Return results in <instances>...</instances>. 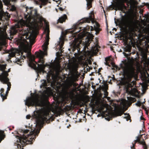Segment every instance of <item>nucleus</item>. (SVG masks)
I'll use <instances>...</instances> for the list:
<instances>
[{
    "mask_svg": "<svg viewBox=\"0 0 149 149\" xmlns=\"http://www.w3.org/2000/svg\"><path fill=\"white\" fill-rule=\"evenodd\" d=\"M26 13L24 14V20L21 19L14 26L12 27L10 31V35H13L19 33L18 42L19 43V50L13 49L9 55L13 57L16 54L19 55L26 53V57L29 59V66L37 70H44L47 65L45 63L44 58V55H47L46 51L49 44V31L48 24L45 21V28L44 33H46L45 41L42 45L44 52L40 50L36 52L35 55L38 58L37 62L35 61V57L29 52L31 46L35 42V39L38 33V30L42 25L43 19L37 14L36 9L32 10L31 8L26 7L25 8Z\"/></svg>",
    "mask_w": 149,
    "mask_h": 149,
    "instance_id": "nucleus-1",
    "label": "nucleus"
},
{
    "mask_svg": "<svg viewBox=\"0 0 149 149\" xmlns=\"http://www.w3.org/2000/svg\"><path fill=\"white\" fill-rule=\"evenodd\" d=\"M99 27V25L98 23L96 22L95 23V24L94 25V27L96 31H100Z\"/></svg>",
    "mask_w": 149,
    "mask_h": 149,
    "instance_id": "nucleus-16",
    "label": "nucleus"
},
{
    "mask_svg": "<svg viewBox=\"0 0 149 149\" xmlns=\"http://www.w3.org/2000/svg\"><path fill=\"white\" fill-rule=\"evenodd\" d=\"M36 126L37 127L31 132H30L29 134H26L27 133L29 132V130H25L24 131L22 134L17 136V142H19L17 144L18 148L19 146L20 148H21L20 144H21L23 146V145L25 144L31 143V141L35 139V136L39 132L40 130V126L38 125L37 122L36 124Z\"/></svg>",
    "mask_w": 149,
    "mask_h": 149,
    "instance_id": "nucleus-5",
    "label": "nucleus"
},
{
    "mask_svg": "<svg viewBox=\"0 0 149 149\" xmlns=\"http://www.w3.org/2000/svg\"><path fill=\"white\" fill-rule=\"evenodd\" d=\"M42 84L40 86L41 88H42V87H45L47 86V83L46 80H43L42 81Z\"/></svg>",
    "mask_w": 149,
    "mask_h": 149,
    "instance_id": "nucleus-20",
    "label": "nucleus"
},
{
    "mask_svg": "<svg viewBox=\"0 0 149 149\" xmlns=\"http://www.w3.org/2000/svg\"><path fill=\"white\" fill-rule=\"evenodd\" d=\"M111 65L113 67V68H116V65L113 62H111Z\"/></svg>",
    "mask_w": 149,
    "mask_h": 149,
    "instance_id": "nucleus-28",
    "label": "nucleus"
},
{
    "mask_svg": "<svg viewBox=\"0 0 149 149\" xmlns=\"http://www.w3.org/2000/svg\"><path fill=\"white\" fill-rule=\"evenodd\" d=\"M24 101L25 105L28 106H35L41 108L38 110L35 111L33 115V117L37 119V122L39 120L42 122L47 119L49 112L44 109L45 104L43 102L39 100L37 97L33 96L28 97Z\"/></svg>",
    "mask_w": 149,
    "mask_h": 149,
    "instance_id": "nucleus-4",
    "label": "nucleus"
},
{
    "mask_svg": "<svg viewBox=\"0 0 149 149\" xmlns=\"http://www.w3.org/2000/svg\"><path fill=\"white\" fill-rule=\"evenodd\" d=\"M94 14L92 12H91L89 14V17L84 18L79 21L77 23L73 25V28L71 29H69L68 30H66L63 32H62L61 36L59 38L60 42L59 44H61V47H62L63 44V42L65 39V36L68 32L71 33H76L79 32L81 29L78 26L79 24L84 23H89L91 21L92 23L93 22Z\"/></svg>",
    "mask_w": 149,
    "mask_h": 149,
    "instance_id": "nucleus-6",
    "label": "nucleus"
},
{
    "mask_svg": "<svg viewBox=\"0 0 149 149\" xmlns=\"http://www.w3.org/2000/svg\"><path fill=\"white\" fill-rule=\"evenodd\" d=\"M125 116L124 118L126 119L127 121L128 120L130 119L129 115L128 114L124 113Z\"/></svg>",
    "mask_w": 149,
    "mask_h": 149,
    "instance_id": "nucleus-24",
    "label": "nucleus"
},
{
    "mask_svg": "<svg viewBox=\"0 0 149 149\" xmlns=\"http://www.w3.org/2000/svg\"><path fill=\"white\" fill-rule=\"evenodd\" d=\"M58 4H59L60 3L61 1L60 0H59L58 1Z\"/></svg>",
    "mask_w": 149,
    "mask_h": 149,
    "instance_id": "nucleus-33",
    "label": "nucleus"
},
{
    "mask_svg": "<svg viewBox=\"0 0 149 149\" xmlns=\"http://www.w3.org/2000/svg\"><path fill=\"white\" fill-rule=\"evenodd\" d=\"M66 15H63V16L61 17L58 19V22L62 23L63 22L65 21L66 18Z\"/></svg>",
    "mask_w": 149,
    "mask_h": 149,
    "instance_id": "nucleus-13",
    "label": "nucleus"
},
{
    "mask_svg": "<svg viewBox=\"0 0 149 149\" xmlns=\"http://www.w3.org/2000/svg\"><path fill=\"white\" fill-rule=\"evenodd\" d=\"M3 1L4 4L8 6L7 8L8 9V6L10 5V1L9 0H3Z\"/></svg>",
    "mask_w": 149,
    "mask_h": 149,
    "instance_id": "nucleus-21",
    "label": "nucleus"
},
{
    "mask_svg": "<svg viewBox=\"0 0 149 149\" xmlns=\"http://www.w3.org/2000/svg\"><path fill=\"white\" fill-rule=\"evenodd\" d=\"M128 24L130 27H134L136 24L135 20L132 19H130L128 21Z\"/></svg>",
    "mask_w": 149,
    "mask_h": 149,
    "instance_id": "nucleus-10",
    "label": "nucleus"
},
{
    "mask_svg": "<svg viewBox=\"0 0 149 149\" xmlns=\"http://www.w3.org/2000/svg\"><path fill=\"white\" fill-rule=\"evenodd\" d=\"M40 8H41L42 7V6H40Z\"/></svg>",
    "mask_w": 149,
    "mask_h": 149,
    "instance_id": "nucleus-37",
    "label": "nucleus"
},
{
    "mask_svg": "<svg viewBox=\"0 0 149 149\" xmlns=\"http://www.w3.org/2000/svg\"><path fill=\"white\" fill-rule=\"evenodd\" d=\"M15 62L17 63V64H19L20 65H21L22 64V63L20 61V60L19 59L16 58V59Z\"/></svg>",
    "mask_w": 149,
    "mask_h": 149,
    "instance_id": "nucleus-22",
    "label": "nucleus"
},
{
    "mask_svg": "<svg viewBox=\"0 0 149 149\" xmlns=\"http://www.w3.org/2000/svg\"><path fill=\"white\" fill-rule=\"evenodd\" d=\"M4 135L3 132L2 131H0V142L4 139Z\"/></svg>",
    "mask_w": 149,
    "mask_h": 149,
    "instance_id": "nucleus-18",
    "label": "nucleus"
},
{
    "mask_svg": "<svg viewBox=\"0 0 149 149\" xmlns=\"http://www.w3.org/2000/svg\"><path fill=\"white\" fill-rule=\"evenodd\" d=\"M141 119L143 120L144 119V118L143 117H141Z\"/></svg>",
    "mask_w": 149,
    "mask_h": 149,
    "instance_id": "nucleus-35",
    "label": "nucleus"
},
{
    "mask_svg": "<svg viewBox=\"0 0 149 149\" xmlns=\"http://www.w3.org/2000/svg\"><path fill=\"white\" fill-rule=\"evenodd\" d=\"M134 144H133H133H132V147H134Z\"/></svg>",
    "mask_w": 149,
    "mask_h": 149,
    "instance_id": "nucleus-36",
    "label": "nucleus"
},
{
    "mask_svg": "<svg viewBox=\"0 0 149 149\" xmlns=\"http://www.w3.org/2000/svg\"><path fill=\"white\" fill-rule=\"evenodd\" d=\"M45 89L41 95V97L42 99L46 98L49 96L48 92L47 90V88H45Z\"/></svg>",
    "mask_w": 149,
    "mask_h": 149,
    "instance_id": "nucleus-11",
    "label": "nucleus"
},
{
    "mask_svg": "<svg viewBox=\"0 0 149 149\" xmlns=\"http://www.w3.org/2000/svg\"><path fill=\"white\" fill-rule=\"evenodd\" d=\"M6 26H4L3 28L1 29L0 30V38L2 40H3L9 38L7 36V34L6 32Z\"/></svg>",
    "mask_w": 149,
    "mask_h": 149,
    "instance_id": "nucleus-7",
    "label": "nucleus"
},
{
    "mask_svg": "<svg viewBox=\"0 0 149 149\" xmlns=\"http://www.w3.org/2000/svg\"><path fill=\"white\" fill-rule=\"evenodd\" d=\"M136 141L138 142L139 143L141 144L143 146V147L144 149H146V146L145 145V142L143 140H139L137 138L136 140Z\"/></svg>",
    "mask_w": 149,
    "mask_h": 149,
    "instance_id": "nucleus-12",
    "label": "nucleus"
},
{
    "mask_svg": "<svg viewBox=\"0 0 149 149\" xmlns=\"http://www.w3.org/2000/svg\"><path fill=\"white\" fill-rule=\"evenodd\" d=\"M105 61L106 62H105V64L107 65H108L109 66H110V65L108 64V63L107 61V59L106 58H105Z\"/></svg>",
    "mask_w": 149,
    "mask_h": 149,
    "instance_id": "nucleus-29",
    "label": "nucleus"
},
{
    "mask_svg": "<svg viewBox=\"0 0 149 149\" xmlns=\"http://www.w3.org/2000/svg\"><path fill=\"white\" fill-rule=\"evenodd\" d=\"M136 66L137 71L139 72H141V70L143 69L141 65L139 63H137Z\"/></svg>",
    "mask_w": 149,
    "mask_h": 149,
    "instance_id": "nucleus-17",
    "label": "nucleus"
},
{
    "mask_svg": "<svg viewBox=\"0 0 149 149\" xmlns=\"http://www.w3.org/2000/svg\"><path fill=\"white\" fill-rule=\"evenodd\" d=\"M26 118L27 119H29L30 118V116L29 115H27L26 116Z\"/></svg>",
    "mask_w": 149,
    "mask_h": 149,
    "instance_id": "nucleus-30",
    "label": "nucleus"
},
{
    "mask_svg": "<svg viewBox=\"0 0 149 149\" xmlns=\"http://www.w3.org/2000/svg\"><path fill=\"white\" fill-rule=\"evenodd\" d=\"M82 31L78 34V37L75 38L71 45L74 49L77 48V50H79L80 47H83V53L74 54L75 58L70 65V68L72 70H77L79 64L80 63L82 60H84L86 57L89 56L91 54H95L98 51L99 47L97 44L92 47L90 50L88 46L91 43L93 37V35L90 33L88 32L90 30L92 31L93 27L92 26H86L83 28Z\"/></svg>",
    "mask_w": 149,
    "mask_h": 149,
    "instance_id": "nucleus-2",
    "label": "nucleus"
},
{
    "mask_svg": "<svg viewBox=\"0 0 149 149\" xmlns=\"http://www.w3.org/2000/svg\"><path fill=\"white\" fill-rule=\"evenodd\" d=\"M87 1V5L88 9L91 7V3L93 0H86Z\"/></svg>",
    "mask_w": 149,
    "mask_h": 149,
    "instance_id": "nucleus-15",
    "label": "nucleus"
},
{
    "mask_svg": "<svg viewBox=\"0 0 149 149\" xmlns=\"http://www.w3.org/2000/svg\"><path fill=\"white\" fill-rule=\"evenodd\" d=\"M65 94H66V93H67V91L65 90Z\"/></svg>",
    "mask_w": 149,
    "mask_h": 149,
    "instance_id": "nucleus-34",
    "label": "nucleus"
},
{
    "mask_svg": "<svg viewBox=\"0 0 149 149\" xmlns=\"http://www.w3.org/2000/svg\"><path fill=\"white\" fill-rule=\"evenodd\" d=\"M0 94L1 97L2 98L3 100L4 99H5L6 98V97L5 96L3 95L1 93H0Z\"/></svg>",
    "mask_w": 149,
    "mask_h": 149,
    "instance_id": "nucleus-27",
    "label": "nucleus"
},
{
    "mask_svg": "<svg viewBox=\"0 0 149 149\" xmlns=\"http://www.w3.org/2000/svg\"><path fill=\"white\" fill-rule=\"evenodd\" d=\"M145 102V99L144 100V101L143 102H142L141 101V100L138 101L137 103H136V105L138 106H140L141 105L143 104Z\"/></svg>",
    "mask_w": 149,
    "mask_h": 149,
    "instance_id": "nucleus-19",
    "label": "nucleus"
},
{
    "mask_svg": "<svg viewBox=\"0 0 149 149\" xmlns=\"http://www.w3.org/2000/svg\"><path fill=\"white\" fill-rule=\"evenodd\" d=\"M131 148H132V147L131 146Z\"/></svg>",
    "mask_w": 149,
    "mask_h": 149,
    "instance_id": "nucleus-38",
    "label": "nucleus"
},
{
    "mask_svg": "<svg viewBox=\"0 0 149 149\" xmlns=\"http://www.w3.org/2000/svg\"><path fill=\"white\" fill-rule=\"evenodd\" d=\"M147 20L149 21V15L146 18Z\"/></svg>",
    "mask_w": 149,
    "mask_h": 149,
    "instance_id": "nucleus-32",
    "label": "nucleus"
},
{
    "mask_svg": "<svg viewBox=\"0 0 149 149\" xmlns=\"http://www.w3.org/2000/svg\"><path fill=\"white\" fill-rule=\"evenodd\" d=\"M123 112L122 111H117L116 113L117 116H121L123 114Z\"/></svg>",
    "mask_w": 149,
    "mask_h": 149,
    "instance_id": "nucleus-23",
    "label": "nucleus"
},
{
    "mask_svg": "<svg viewBox=\"0 0 149 149\" xmlns=\"http://www.w3.org/2000/svg\"><path fill=\"white\" fill-rule=\"evenodd\" d=\"M3 91H4V89L3 88H1L0 90V91L1 92V93Z\"/></svg>",
    "mask_w": 149,
    "mask_h": 149,
    "instance_id": "nucleus-31",
    "label": "nucleus"
},
{
    "mask_svg": "<svg viewBox=\"0 0 149 149\" xmlns=\"http://www.w3.org/2000/svg\"><path fill=\"white\" fill-rule=\"evenodd\" d=\"M124 77L120 81L121 84L124 86L125 88L126 92L130 93L134 92L131 87L134 84V82L131 81V78L135 75V65L133 63L126 64L123 68ZM136 90L135 89L134 92H135Z\"/></svg>",
    "mask_w": 149,
    "mask_h": 149,
    "instance_id": "nucleus-3",
    "label": "nucleus"
},
{
    "mask_svg": "<svg viewBox=\"0 0 149 149\" xmlns=\"http://www.w3.org/2000/svg\"><path fill=\"white\" fill-rule=\"evenodd\" d=\"M144 71L143 72V75L146 78L149 77V69H143Z\"/></svg>",
    "mask_w": 149,
    "mask_h": 149,
    "instance_id": "nucleus-14",
    "label": "nucleus"
},
{
    "mask_svg": "<svg viewBox=\"0 0 149 149\" xmlns=\"http://www.w3.org/2000/svg\"><path fill=\"white\" fill-rule=\"evenodd\" d=\"M115 7L116 10H119L122 11H123V10L125 8L123 4L120 1L116 3Z\"/></svg>",
    "mask_w": 149,
    "mask_h": 149,
    "instance_id": "nucleus-8",
    "label": "nucleus"
},
{
    "mask_svg": "<svg viewBox=\"0 0 149 149\" xmlns=\"http://www.w3.org/2000/svg\"><path fill=\"white\" fill-rule=\"evenodd\" d=\"M4 15L6 16L8 18L9 17L8 13L3 12L2 9V2L0 0V19H1L2 17Z\"/></svg>",
    "mask_w": 149,
    "mask_h": 149,
    "instance_id": "nucleus-9",
    "label": "nucleus"
},
{
    "mask_svg": "<svg viewBox=\"0 0 149 149\" xmlns=\"http://www.w3.org/2000/svg\"><path fill=\"white\" fill-rule=\"evenodd\" d=\"M42 3L44 5H45L47 2V0H41Z\"/></svg>",
    "mask_w": 149,
    "mask_h": 149,
    "instance_id": "nucleus-26",
    "label": "nucleus"
},
{
    "mask_svg": "<svg viewBox=\"0 0 149 149\" xmlns=\"http://www.w3.org/2000/svg\"><path fill=\"white\" fill-rule=\"evenodd\" d=\"M10 9L12 11H14L16 9V8L14 6L12 5L11 6V8Z\"/></svg>",
    "mask_w": 149,
    "mask_h": 149,
    "instance_id": "nucleus-25",
    "label": "nucleus"
}]
</instances>
